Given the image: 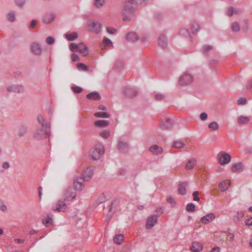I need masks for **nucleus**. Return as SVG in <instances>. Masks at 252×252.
I'll use <instances>...</instances> for the list:
<instances>
[{"mask_svg":"<svg viewBox=\"0 0 252 252\" xmlns=\"http://www.w3.org/2000/svg\"><path fill=\"white\" fill-rule=\"evenodd\" d=\"M208 128L212 130H217L219 128V124L216 122H213L209 124Z\"/></svg>","mask_w":252,"mask_h":252,"instance_id":"42","label":"nucleus"},{"mask_svg":"<svg viewBox=\"0 0 252 252\" xmlns=\"http://www.w3.org/2000/svg\"><path fill=\"white\" fill-rule=\"evenodd\" d=\"M200 30V25L196 22H194L191 26V32L193 34L197 33Z\"/></svg>","mask_w":252,"mask_h":252,"instance_id":"35","label":"nucleus"},{"mask_svg":"<svg viewBox=\"0 0 252 252\" xmlns=\"http://www.w3.org/2000/svg\"><path fill=\"white\" fill-rule=\"evenodd\" d=\"M180 34L181 35H183V36L187 37L190 36V34H189V32L188 31V30H187V29H182L180 32Z\"/></svg>","mask_w":252,"mask_h":252,"instance_id":"49","label":"nucleus"},{"mask_svg":"<svg viewBox=\"0 0 252 252\" xmlns=\"http://www.w3.org/2000/svg\"><path fill=\"white\" fill-rule=\"evenodd\" d=\"M124 94L128 97H132L137 95V92L131 88H126L124 91Z\"/></svg>","mask_w":252,"mask_h":252,"instance_id":"21","label":"nucleus"},{"mask_svg":"<svg viewBox=\"0 0 252 252\" xmlns=\"http://www.w3.org/2000/svg\"><path fill=\"white\" fill-rule=\"evenodd\" d=\"M54 20V16L52 14L45 15L43 19V22L46 24H49L53 21Z\"/></svg>","mask_w":252,"mask_h":252,"instance_id":"32","label":"nucleus"},{"mask_svg":"<svg viewBox=\"0 0 252 252\" xmlns=\"http://www.w3.org/2000/svg\"><path fill=\"white\" fill-rule=\"evenodd\" d=\"M85 181V180L82 177L76 178L73 182L75 189L78 191L82 190L84 187L83 183Z\"/></svg>","mask_w":252,"mask_h":252,"instance_id":"7","label":"nucleus"},{"mask_svg":"<svg viewBox=\"0 0 252 252\" xmlns=\"http://www.w3.org/2000/svg\"><path fill=\"white\" fill-rule=\"evenodd\" d=\"M65 37L68 40L73 41L78 37V34L76 32H67Z\"/></svg>","mask_w":252,"mask_h":252,"instance_id":"31","label":"nucleus"},{"mask_svg":"<svg viewBox=\"0 0 252 252\" xmlns=\"http://www.w3.org/2000/svg\"><path fill=\"white\" fill-rule=\"evenodd\" d=\"M126 39L128 41L133 42L137 41L138 37L135 32H130L127 34Z\"/></svg>","mask_w":252,"mask_h":252,"instance_id":"26","label":"nucleus"},{"mask_svg":"<svg viewBox=\"0 0 252 252\" xmlns=\"http://www.w3.org/2000/svg\"><path fill=\"white\" fill-rule=\"evenodd\" d=\"M88 27L91 32L96 33L99 32L102 28V25L100 23L94 21H89Z\"/></svg>","mask_w":252,"mask_h":252,"instance_id":"5","label":"nucleus"},{"mask_svg":"<svg viewBox=\"0 0 252 252\" xmlns=\"http://www.w3.org/2000/svg\"><path fill=\"white\" fill-rule=\"evenodd\" d=\"M124 62L122 60H118L115 63L114 68L117 71H120L124 68Z\"/></svg>","mask_w":252,"mask_h":252,"instance_id":"34","label":"nucleus"},{"mask_svg":"<svg viewBox=\"0 0 252 252\" xmlns=\"http://www.w3.org/2000/svg\"><path fill=\"white\" fill-rule=\"evenodd\" d=\"M71 58L73 62L79 61L80 60L78 56L74 53L71 54Z\"/></svg>","mask_w":252,"mask_h":252,"instance_id":"58","label":"nucleus"},{"mask_svg":"<svg viewBox=\"0 0 252 252\" xmlns=\"http://www.w3.org/2000/svg\"><path fill=\"white\" fill-rule=\"evenodd\" d=\"M15 4L18 6H23L25 3V0H15Z\"/></svg>","mask_w":252,"mask_h":252,"instance_id":"56","label":"nucleus"},{"mask_svg":"<svg viewBox=\"0 0 252 252\" xmlns=\"http://www.w3.org/2000/svg\"><path fill=\"white\" fill-rule=\"evenodd\" d=\"M37 120L43 128H50V124L47 121H45L42 115H40L37 116Z\"/></svg>","mask_w":252,"mask_h":252,"instance_id":"22","label":"nucleus"},{"mask_svg":"<svg viewBox=\"0 0 252 252\" xmlns=\"http://www.w3.org/2000/svg\"><path fill=\"white\" fill-rule=\"evenodd\" d=\"M167 201L173 207L175 206L176 205V202L174 201V199L171 196H169L167 198Z\"/></svg>","mask_w":252,"mask_h":252,"instance_id":"52","label":"nucleus"},{"mask_svg":"<svg viewBox=\"0 0 252 252\" xmlns=\"http://www.w3.org/2000/svg\"><path fill=\"white\" fill-rule=\"evenodd\" d=\"M208 115L206 113L203 112L200 115V119L202 121H205L207 119Z\"/></svg>","mask_w":252,"mask_h":252,"instance_id":"60","label":"nucleus"},{"mask_svg":"<svg viewBox=\"0 0 252 252\" xmlns=\"http://www.w3.org/2000/svg\"><path fill=\"white\" fill-rule=\"evenodd\" d=\"M186 210L189 212H192L195 210V205L192 203H189L186 206Z\"/></svg>","mask_w":252,"mask_h":252,"instance_id":"47","label":"nucleus"},{"mask_svg":"<svg viewBox=\"0 0 252 252\" xmlns=\"http://www.w3.org/2000/svg\"><path fill=\"white\" fill-rule=\"evenodd\" d=\"M117 148L121 153H126L128 151V145L126 142L120 141L118 143Z\"/></svg>","mask_w":252,"mask_h":252,"instance_id":"13","label":"nucleus"},{"mask_svg":"<svg viewBox=\"0 0 252 252\" xmlns=\"http://www.w3.org/2000/svg\"><path fill=\"white\" fill-rule=\"evenodd\" d=\"M64 200H70L75 198L76 192L71 188H68L65 190Z\"/></svg>","mask_w":252,"mask_h":252,"instance_id":"8","label":"nucleus"},{"mask_svg":"<svg viewBox=\"0 0 252 252\" xmlns=\"http://www.w3.org/2000/svg\"><path fill=\"white\" fill-rule=\"evenodd\" d=\"M42 223L46 226H48L53 223V220L51 219H47V218L42 220Z\"/></svg>","mask_w":252,"mask_h":252,"instance_id":"48","label":"nucleus"},{"mask_svg":"<svg viewBox=\"0 0 252 252\" xmlns=\"http://www.w3.org/2000/svg\"><path fill=\"white\" fill-rule=\"evenodd\" d=\"M28 130L27 126L25 125H20L17 129V135L19 137H24L26 134Z\"/></svg>","mask_w":252,"mask_h":252,"instance_id":"18","label":"nucleus"},{"mask_svg":"<svg viewBox=\"0 0 252 252\" xmlns=\"http://www.w3.org/2000/svg\"><path fill=\"white\" fill-rule=\"evenodd\" d=\"M196 164V160L195 158L189 159L186 165V168L188 170L192 169Z\"/></svg>","mask_w":252,"mask_h":252,"instance_id":"29","label":"nucleus"},{"mask_svg":"<svg viewBox=\"0 0 252 252\" xmlns=\"http://www.w3.org/2000/svg\"><path fill=\"white\" fill-rule=\"evenodd\" d=\"M246 88L248 89L252 88V80L249 81L246 85Z\"/></svg>","mask_w":252,"mask_h":252,"instance_id":"64","label":"nucleus"},{"mask_svg":"<svg viewBox=\"0 0 252 252\" xmlns=\"http://www.w3.org/2000/svg\"><path fill=\"white\" fill-rule=\"evenodd\" d=\"M246 102L247 99L245 97H241L237 101V103L238 105H244L246 103Z\"/></svg>","mask_w":252,"mask_h":252,"instance_id":"54","label":"nucleus"},{"mask_svg":"<svg viewBox=\"0 0 252 252\" xmlns=\"http://www.w3.org/2000/svg\"><path fill=\"white\" fill-rule=\"evenodd\" d=\"M67 207L64 200H60L58 201L56 206H53L52 209L58 212H64Z\"/></svg>","mask_w":252,"mask_h":252,"instance_id":"10","label":"nucleus"},{"mask_svg":"<svg viewBox=\"0 0 252 252\" xmlns=\"http://www.w3.org/2000/svg\"><path fill=\"white\" fill-rule=\"evenodd\" d=\"M105 0H94V5L97 8L102 7L105 3Z\"/></svg>","mask_w":252,"mask_h":252,"instance_id":"40","label":"nucleus"},{"mask_svg":"<svg viewBox=\"0 0 252 252\" xmlns=\"http://www.w3.org/2000/svg\"><path fill=\"white\" fill-rule=\"evenodd\" d=\"M245 224L246 225L252 226V218L246 220Z\"/></svg>","mask_w":252,"mask_h":252,"instance_id":"62","label":"nucleus"},{"mask_svg":"<svg viewBox=\"0 0 252 252\" xmlns=\"http://www.w3.org/2000/svg\"><path fill=\"white\" fill-rule=\"evenodd\" d=\"M36 24V21L35 20H32L31 23V25H30L31 28L32 29H33L35 27Z\"/></svg>","mask_w":252,"mask_h":252,"instance_id":"63","label":"nucleus"},{"mask_svg":"<svg viewBox=\"0 0 252 252\" xmlns=\"http://www.w3.org/2000/svg\"><path fill=\"white\" fill-rule=\"evenodd\" d=\"M106 200L105 197L104 195V194H101L97 198L96 202L98 204L102 203L104 202Z\"/></svg>","mask_w":252,"mask_h":252,"instance_id":"51","label":"nucleus"},{"mask_svg":"<svg viewBox=\"0 0 252 252\" xmlns=\"http://www.w3.org/2000/svg\"><path fill=\"white\" fill-rule=\"evenodd\" d=\"M193 79V76L191 74L185 72L180 76L179 83L183 86L189 85L192 82Z\"/></svg>","mask_w":252,"mask_h":252,"instance_id":"2","label":"nucleus"},{"mask_svg":"<svg viewBox=\"0 0 252 252\" xmlns=\"http://www.w3.org/2000/svg\"><path fill=\"white\" fill-rule=\"evenodd\" d=\"M124 239V236L122 234H118L116 235L113 239L114 242L115 243L120 245L121 244Z\"/></svg>","mask_w":252,"mask_h":252,"instance_id":"33","label":"nucleus"},{"mask_svg":"<svg viewBox=\"0 0 252 252\" xmlns=\"http://www.w3.org/2000/svg\"><path fill=\"white\" fill-rule=\"evenodd\" d=\"M150 151L155 155L160 154L162 153V148L160 147L154 145L150 147Z\"/></svg>","mask_w":252,"mask_h":252,"instance_id":"23","label":"nucleus"},{"mask_svg":"<svg viewBox=\"0 0 252 252\" xmlns=\"http://www.w3.org/2000/svg\"><path fill=\"white\" fill-rule=\"evenodd\" d=\"M231 30L233 32H239L240 30L239 24L237 22H234L232 24Z\"/></svg>","mask_w":252,"mask_h":252,"instance_id":"45","label":"nucleus"},{"mask_svg":"<svg viewBox=\"0 0 252 252\" xmlns=\"http://www.w3.org/2000/svg\"><path fill=\"white\" fill-rule=\"evenodd\" d=\"M155 99L158 100V101H160L162 99H164V95H163L162 94H156L155 95Z\"/></svg>","mask_w":252,"mask_h":252,"instance_id":"57","label":"nucleus"},{"mask_svg":"<svg viewBox=\"0 0 252 252\" xmlns=\"http://www.w3.org/2000/svg\"><path fill=\"white\" fill-rule=\"evenodd\" d=\"M157 221V217L154 215L148 218L146 222V227L147 229L152 228Z\"/></svg>","mask_w":252,"mask_h":252,"instance_id":"14","label":"nucleus"},{"mask_svg":"<svg viewBox=\"0 0 252 252\" xmlns=\"http://www.w3.org/2000/svg\"><path fill=\"white\" fill-rule=\"evenodd\" d=\"M77 67L79 70L86 71L89 69L88 66L83 63H78L77 64Z\"/></svg>","mask_w":252,"mask_h":252,"instance_id":"44","label":"nucleus"},{"mask_svg":"<svg viewBox=\"0 0 252 252\" xmlns=\"http://www.w3.org/2000/svg\"><path fill=\"white\" fill-rule=\"evenodd\" d=\"M6 91L9 93L13 92L20 94L24 92V87L22 85H12L7 87Z\"/></svg>","mask_w":252,"mask_h":252,"instance_id":"6","label":"nucleus"},{"mask_svg":"<svg viewBox=\"0 0 252 252\" xmlns=\"http://www.w3.org/2000/svg\"><path fill=\"white\" fill-rule=\"evenodd\" d=\"M203 249V245L198 242H193L190 247V250L192 252H199Z\"/></svg>","mask_w":252,"mask_h":252,"instance_id":"15","label":"nucleus"},{"mask_svg":"<svg viewBox=\"0 0 252 252\" xmlns=\"http://www.w3.org/2000/svg\"><path fill=\"white\" fill-rule=\"evenodd\" d=\"M72 91L76 94H79L83 91V89L82 88L77 86L76 85H73L71 87Z\"/></svg>","mask_w":252,"mask_h":252,"instance_id":"46","label":"nucleus"},{"mask_svg":"<svg viewBox=\"0 0 252 252\" xmlns=\"http://www.w3.org/2000/svg\"><path fill=\"white\" fill-rule=\"evenodd\" d=\"M104 153V150L103 147H95L92 150L90 156L93 159L97 160Z\"/></svg>","mask_w":252,"mask_h":252,"instance_id":"4","label":"nucleus"},{"mask_svg":"<svg viewBox=\"0 0 252 252\" xmlns=\"http://www.w3.org/2000/svg\"><path fill=\"white\" fill-rule=\"evenodd\" d=\"M249 121V118L246 116H240L237 118L238 123L240 125L247 124Z\"/></svg>","mask_w":252,"mask_h":252,"instance_id":"30","label":"nucleus"},{"mask_svg":"<svg viewBox=\"0 0 252 252\" xmlns=\"http://www.w3.org/2000/svg\"><path fill=\"white\" fill-rule=\"evenodd\" d=\"M230 187V183L228 180L221 182L219 185V188L221 191H224Z\"/></svg>","mask_w":252,"mask_h":252,"instance_id":"24","label":"nucleus"},{"mask_svg":"<svg viewBox=\"0 0 252 252\" xmlns=\"http://www.w3.org/2000/svg\"><path fill=\"white\" fill-rule=\"evenodd\" d=\"M32 52L36 56H39L42 53V48L40 45L36 42L32 43L31 45Z\"/></svg>","mask_w":252,"mask_h":252,"instance_id":"11","label":"nucleus"},{"mask_svg":"<svg viewBox=\"0 0 252 252\" xmlns=\"http://www.w3.org/2000/svg\"><path fill=\"white\" fill-rule=\"evenodd\" d=\"M87 98L89 99L99 100L101 99V96L98 93L94 92L88 94L87 95Z\"/></svg>","mask_w":252,"mask_h":252,"instance_id":"27","label":"nucleus"},{"mask_svg":"<svg viewBox=\"0 0 252 252\" xmlns=\"http://www.w3.org/2000/svg\"><path fill=\"white\" fill-rule=\"evenodd\" d=\"M106 31L107 32L110 34H113L116 31V30L114 28H111V27H107L106 28Z\"/></svg>","mask_w":252,"mask_h":252,"instance_id":"59","label":"nucleus"},{"mask_svg":"<svg viewBox=\"0 0 252 252\" xmlns=\"http://www.w3.org/2000/svg\"><path fill=\"white\" fill-rule=\"evenodd\" d=\"M94 125L98 127H105L108 126V123L107 121L99 120L95 122Z\"/></svg>","mask_w":252,"mask_h":252,"instance_id":"39","label":"nucleus"},{"mask_svg":"<svg viewBox=\"0 0 252 252\" xmlns=\"http://www.w3.org/2000/svg\"><path fill=\"white\" fill-rule=\"evenodd\" d=\"M100 135L105 138L107 139L110 136V132L107 130H104L100 132Z\"/></svg>","mask_w":252,"mask_h":252,"instance_id":"50","label":"nucleus"},{"mask_svg":"<svg viewBox=\"0 0 252 252\" xmlns=\"http://www.w3.org/2000/svg\"><path fill=\"white\" fill-rule=\"evenodd\" d=\"M47 128L43 127L37 128L33 133V138L37 140H40L48 137L49 133L47 131Z\"/></svg>","mask_w":252,"mask_h":252,"instance_id":"3","label":"nucleus"},{"mask_svg":"<svg viewBox=\"0 0 252 252\" xmlns=\"http://www.w3.org/2000/svg\"><path fill=\"white\" fill-rule=\"evenodd\" d=\"M103 42L104 44H105L106 45H107V46H109L111 44H112L111 41L107 38H105L103 39Z\"/></svg>","mask_w":252,"mask_h":252,"instance_id":"61","label":"nucleus"},{"mask_svg":"<svg viewBox=\"0 0 252 252\" xmlns=\"http://www.w3.org/2000/svg\"><path fill=\"white\" fill-rule=\"evenodd\" d=\"M46 41L48 44L52 45L55 42V39L52 36H49L46 38Z\"/></svg>","mask_w":252,"mask_h":252,"instance_id":"53","label":"nucleus"},{"mask_svg":"<svg viewBox=\"0 0 252 252\" xmlns=\"http://www.w3.org/2000/svg\"><path fill=\"white\" fill-rule=\"evenodd\" d=\"M213 46L211 45H205L203 46H202V52L204 55L207 56L208 52L211 50Z\"/></svg>","mask_w":252,"mask_h":252,"instance_id":"41","label":"nucleus"},{"mask_svg":"<svg viewBox=\"0 0 252 252\" xmlns=\"http://www.w3.org/2000/svg\"><path fill=\"white\" fill-rule=\"evenodd\" d=\"M241 12L240 8L238 7H234L233 6H229L227 8L226 14L229 17H231L233 14L238 15Z\"/></svg>","mask_w":252,"mask_h":252,"instance_id":"16","label":"nucleus"},{"mask_svg":"<svg viewBox=\"0 0 252 252\" xmlns=\"http://www.w3.org/2000/svg\"><path fill=\"white\" fill-rule=\"evenodd\" d=\"M188 184L187 183H183L178 186V192L182 195H184L186 193V187Z\"/></svg>","mask_w":252,"mask_h":252,"instance_id":"28","label":"nucleus"},{"mask_svg":"<svg viewBox=\"0 0 252 252\" xmlns=\"http://www.w3.org/2000/svg\"><path fill=\"white\" fill-rule=\"evenodd\" d=\"M94 116L96 117H101V118H109V115L106 112H99L94 113Z\"/></svg>","mask_w":252,"mask_h":252,"instance_id":"43","label":"nucleus"},{"mask_svg":"<svg viewBox=\"0 0 252 252\" xmlns=\"http://www.w3.org/2000/svg\"><path fill=\"white\" fill-rule=\"evenodd\" d=\"M243 170V166L241 162H238L232 165L231 167V171L234 173H239Z\"/></svg>","mask_w":252,"mask_h":252,"instance_id":"25","label":"nucleus"},{"mask_svg":"<svg viewBox=\"0 0 252 252\" xmlns=\"http://www.w3.org/2000/svg\"><path fill=\"white\" fill-rule=\"evenodd\" d=\"M158 44L162 48H164L167 46V40L165 35L161 34L158 39Z\"/></svg>","mask_w":252,"mask_h":252,"instance_id":"20","label":"nucleus"},{"mask_svg":"<svg viewBox=\"0 0 252 252\" xmlns=\"http://www.w3.org/2000/svg\"><path fill=\"white\" fill-rule=\"evenodd\" d=\"M184 145L185 144L182 141L176 140L174 141L172 147L174 148L180 149L184 147Z\"/></svg>","mask_w":252,"mask_h":252,"instance_id":"38","label":"nucleus"},{"mask_svg":"<svg viewBox=\"0 0 252 252\" xmlns=\"http://www.w3.org/2000/svg\"><path fill=\"white\" fill-rule=\"evenodd\" d=\"M6 19L10 22H13L15 20V12L10 11L6 14Z\"/></svg>","mask_w":252,"mask_h":252,"instance_id":"36","label":"nucleus"},{"mask_svg":"<svg viewBox=\"0 0 252 252\" xmlns=\"http://www.w3.org/2000/svg\"><path fill=\"white\" fill-rule=\"evenodd\" d=\"M69 48L72 52H78L81 53L83 56L85 57L88 55L89 50L83 43L76 44L72 43L69 45Z\"/></svg>","mask_w":252,"mask_h":252,"instance_id":"1","label":"nucleus"},{"mask_svg":"<svg viewBox=\"0 0 252 252\" xmlns=\"http://www.w3.org/2000/svg\"><path fill=\"white\" fill-rule=\"evenodd\" d=\"M198 194L199 192L197 191H195L193 192L192 196L193 199L194 201H198L200 200V198L198 196Z\"/></svg>","mask_w":252,"mask_h":252,"instance_id":"55","label":"nucleus"},{"mask_svg":"<svg viewBox=\"0 0 252 252\" xmlns=\"http://www.w3.org/2000/svg\"><path fill=\"white\" fill-rule=\"evenodd\" d=\"M227 237L226 240L229 241L230 242H232L235 238V235L232 230L230 228H228L227 231Z\"/></svg>","mask_w":252,"mask_h":252,"instance_id":"37","label":"nucleus"},{"mask_svg":"<svg viewBox=\"0 0 252 252\" xmlns=\"http://www.w3.org/2000/svg\"><path fill=\"white\" fill-rule=\"evenodd\" d=\"M215 219V216L213 213H209L203 216L200 220L201 222L207 224Z\"/></svg>","mask_w":252,"mask_h":252,"instance_id":"17","label":"nucleus"},{"mask_svg":"<svg viewBox=\"0 0 252 252\" xmlns=\"http://www.w3.org/2000/svg\"><path fill=\"white\" fill-rule=\"evenodd\" d=\"M231 160V156L229 154H226L224 152L220 154L219 163L221 165L227 164L230 162Z\"/></svg>","mask_w":252,"mask_h":252,"instance_id":"9","label":"nucleus"},{"mask_svg":"<svg viewBox=\"0 0 252 252\" xmlns=\"http://www.w3.org/2000/svg\"><path fill=\"white\" fill-rule=\"evenodd\" d=\"M93 174V169L91 167H88L85 170L82 174V177L86 181H89L92 177Z\"/></svg>","mask_w":252,"mask_h":252,"instance_id":"12","label":"nucleus"},{"mask_svg":"<svg viewBox=\"0 0 252 252\" xmlns=\"http://www.w3.org/2000/svg\"><path fill=\"white\" fill-rule=\"evenodd\" d=\"M173 125V121L170 119H165L160 125L161 128L169 129Z\"/></svg>","mask_w":252,"mask_h":252,"instance_id":"19","label":"nucleus"}]
</instances>
